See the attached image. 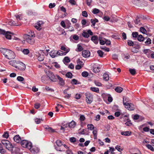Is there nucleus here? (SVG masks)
I'll return each instance as SVG.
<instances>
[{
    "label": "nucleus",
    "mask_w": 154,
    "mask_h": 154,
    "mask_svg": "<svg viewBox=\"0 0 154 154\" xmlns=\"http://www.w3.org/2000/svg\"><path fill=\"white\" fill-rule=\"evenodd\" d=\"M129 101L126 98H123V103L125 107L130 110H134L135 109L134 105L131 103H128Z\"/></svg>",
    "instance_id": "1"
},
{
    "label": "nucleus",
    "mask_w": 154,
    "mask_h": 154,
    "mask_svg": "<svg viewBox=\"0 0 154 154\" xmlns=\"http://www.w3.org/2000/svg\"><path fill=\"white\" fill-rule=\"evenodd\" d=\"M23 37L25 41L28 43L33 45L35 43V40L34 38L35 37L30 36V35H28L26 34L24 35Z\"/></svg>",
    "instance_id": "2"
},
{
    "label": "nucleus",
    "mask_w": 154,
    "mask_h": 154,
    "mask_svg": "<svg viewBox=\"0 0 154 154\" xmlns=\"http://www.w3.org/2000/svg\"><path fill=\"white\" fill-rule=\"evenodd\" d=\"M46 74L51 82H56L57 81L56 76L52 72L48 71L47 72Z\"/></svg>",
    "instance_id": "3"
},
{
    "label": "nucleus",
    "mask_w": 154,
    "mask_h": 154,
    "mask_svg": "<svg viewBox=\"0 0 154 154\" xmlns=\"http://www.w3.org/2000/svg\"><path fill=\"white\" fill-rule=\"evenodd\" d=\"M86 101L88 104H91L93 100V97L91 94L87 92L85 94Z\"/></svg>",
    "instance_id": "4"
},
{
    "label": "nucleus",
    "mask_w": 154,
    "mask_h": 154,
    "mask_svg": "<svg viewBox=\"0 0 154 154\" xmlns=\"http://www.w3.org/2000/svg\"><path fill=\"white\" fill-rule=\"evenodd\" d=\"M8 51V53H7V54L5 55V57L9 60L14 59L15 56L14 52L10 50Z\"/></svg>",
    "instance_id": "5"
},
{
    "label": "nucleus",
    "mask_w": 154,
    "mask_h": 154,
    "mask_svg": "<svg viewBox=\"0 0 154 154\" xmlns=\"http://www.w3.org/2000/svg\"><path fill=\"white\" fill-rule=\"evenodd\" d=\"M17 65L16 68L17 69H18L21 71H23L25 69V65L23 63L19 61Z\"/></svg>",
    "instance_id": "6"
},
{
    "label": "nucleus",
    "mask_w": 154,
    "mask_h": 154,
    "mask_svg": "<svg viewBox=\"0 0 154 154\" xmlns=\"http://www.w3.org/2000/svg\"><path fill=\"white\" fill-rule=\"evenodd\" d=\"M82 35L84 37L88 38L89 37L90 35H93V33L91 30L89 29L88 30L87 32L83 31Z\"/></svg>",
    "instance_id": "7"
},
{
    "label": "nucleus",
    "mask_w": 154,
    "mask_h": 154,
    "mask_svg": "<svg viewBox=\"0 0 154 154\" xmlns=\"http://www.w3.org/2000/svg\"><path fill=\"white\" fill-rule=\"evenodd\" d=\"M57 146L61 147L62 149L65 150V149H66L67 146L65 144L63 145L62 142L60 140H57L56 142Z\"/></svg>",
    "instance_id": "8"
},
{
    "label": "nucleus",
    "mask_w": 154,
    "mask_h": 154,
    "mask_svg": "<svg viewBox=\"0 0 154 154\" xmlns=\"http://www.w3.org/2000/svg\"><path fill=\"white\" fill-rule=\"evenodd\" d=\"M45 58L44 53L43 51L40 50L38 54V60L40 61H42Z\"/></svg>",
    "instance_id": "9"
},
{
    "label": "nucleus",
    "mask_w": 154,
    "mask_h": 154,
    "mask_svg": "<svg viewBox=\"0 0 154 154\" xmlns=\"http://www.w3.org/2000/svg\"><path fill=\"white\" fill-rule=\"evenodd\" d=\"M44 23L42 21L38 22L35 26V27L38 30H40L42 29V26Z\"/></svg>",
    "instance_id": "10"
},
{
    "label": "nucleus",
    "mask_w": 154,
    "mask_h": 154,
    "mask_svg": "<svg viewBox=\"0 0 154 154\" xmlns=\"http://www.w3.org/2000/svg\"><path fill=\"white\" fill-rule=\"evenodd\" d=\"M56 77L58 79V84L60 86H63L65 84V82L63 78H61L58 75H56Z\"/></svg>",
    "instance_id": "11"
},
{
    "label": "nucleus",
    "mask_w": 154,
    "mask_h": 154,
    "mask_svg": "<svg viewBox=\"0 0 154 154\" xmlns=\"http://www.w3.org/2000/svg\"><path fill=\"white\" fill-rule=\"evenodd\" d=\"M82 55L84 57H88L90 56V53L89 50H84L82 51Z\"/></svg>",
    "instance_id": "12"
},
{
    "label": "nucleus",
    "mask_w": 154,
    "mask_h": 154,
    "mask_svg": "<svg viewBox=\"0 0 154 154\" xmlns=\"http://www.w3.org/2000/svg\"><path fill=\"white\" fill-rule=\"evenodd\" d=\"M5 146L7 149L9 150H12L14 147V146L12 145L9 141L8 143L6 144L5 145Z\"/></svg>",
    "instance_id": "13"
},
{
    "label": "nucleus",
    "mask_w": 154,
    "mask_h": 154,
    "mask_svg": "<svg viewBox=\"0 0 154 154\" xmlns=\"http://www.w3.org/2000/svg\"><path fill=\"white\" fill-rule=\"evenodd\" d=\"M91 40L95 44H97L98 43L99 38H98L97 36L94 35L91 37Z\"/></svg>",
    "instance_id": "14"
},
{
    "label": "nucleus",
    "mask_w": 154,
    "mask_h": 154,
    "mask_svg": "<svg viewBox=\"0 0 154 154\" xmlns=\"http://www.w3.org/2000/svg\"><path fill=\"white\" fill-rule=\"evenodd\" d=\"M19 61L16 60H11L9 62V63L10 65L16 68L17 65Z\"/></svg>",
    "instance_id": "15"
},
{
    "label": "nucleus",
    "mask_w": 154,
    "mask_h": 154,
    "mask_svg": "<svg viewBox=\"0 0 154 154\" xmlns=\"http://www.w3.org/2000/svg\"><path fill=\"white\" fill-rule=\"evenodd\" d=\"M13 139L14 141L17 143H19L21 140L20 137L19 135L15 136Z\"/></svg>",
    "instance_id": "16"
},
{
    "label": "nucleus",
    "mask_w": 154,
    "mask_h": 154,
    "mask_svg": "<svg viewBox=\"0 0 154 154\" xmlns=\"http://www.w3.org/2000/svg\"><path fill=\"white\" fill-rule=\"evenodd\" d=\"M61 50L66 51L63 53V54H64V55H65L70 51V49L69 48L67 49L64 46H62L61 47Z\"/></svg>",
    "instance_id": "17"
},
{
    "label": "nucleus",
    "mask_w": 154,
    "mask_h": 154,
    "mask_svg": "<svg viewBox=\"0 0 154 154\" xmlns=\"http://www.w3.org/2000/svg\"><path fill=\"white\" fill-rule=\"evenodd\" d=\"M9 50L8 49H5L3 48H0V51L2 53L3 55L5 56V55L7 54V53H8V51Z\"/></svg>",
    "instance_id": "18"
},
{
    "label": "nucleus",
    "mask_w": 154,
    "mask_h": 154,
    "mask_svg": "<svg viewBox=\"0 0 154 154\" xmlns=\"http://www.w3.org/2000/svg\"><path fill=\"white\" fill-rule=\"evenodd\" d=\"M68 126L70 128H74L75 126L76 123L74 121H72L68 124H67Z\"/></svg>",
    "instance_id": "19"
},
{
    "label": "nucleus",
    "mask_w": 154,
    "mask_h": 154,
    "mask_svg": "<svg viewBox=\"0 0 154 154\" xmlns=\"http://www.w3.org/2000/svg\"><path fill=\"white\" fill-rule=\"evenodd\" d=\"M29 141L26 140H23L21 141V144L23 147L24 148H26V145L28 143Z\"/></svg>",
    "instance_id": "20"
},
{
    "label": "nucleus",
    "mask_w": 154,
    "mask_h": 154,
    "mask_svg": "<svg viewBox=\"0 0 154 154\" xmlns=\"http://www.w3.org/2000/svg\"><path fill=\"white\" fill-rule=\"evenodd\" d=\"M57 52L56 51L53 50L51 51L50 55L52 58H54L57 56Z\"/></svg>",
    "instance_id": "21"
},
{
    "label": "nucleus",
    "mask_w": 154,
    "mask_h": 154,
    "mask_svg": "<svg viewBox=\"0 0 154 154\" xmlns=\"http://www.w3.org/2000/svg\"><path fill=\"white\" fill-rule=\"evenodd\" d=\"M131 132L130 131H123L121 132V134L125 136H129L131 135Z\"/></svg>",
    "instance_id": "22"
},
{
    "label": "nucleus",
    "mask_w": 154,
    "mask_h": 154,
    "mask_svg": "<svg viewBox=\"0 0 154 154\" xmlns=\"http://www.w3.org/2000/svg\"><path fill=\"white\" fill-rule=\"evenodd\" d=\"M12 34L10 32H6L4 35H5V37L8 39H11V35L10 34Z\"/></svg>",
    "instance_id": "23"
},
{
    "label": "nucleus",
    "mask_w": 154,
    "mask_h": 154,
    "mask_svg": "<svg viewBox=\"0 0 154 154\" xmlns=\"http://www.w3.org/2000/svg\"><path fill=\"white\" fill-rule=\"evenodd\" d=\"M39 151V149L37 147H34L32 149H30V151L33 153H37Z\"/></svg>",
    "instance_id": "24"
},
{
    "label": "nucleus",
    "mask_w": 154,
    "mask_h": 154,
    "mask_svg": "<svg viewBox=\"0 0 154 154\" xmlns=\"http://www.w3.org/2000/svg\"><path fill=\"white\" fill-rule=\"evenodd\" d=\"M81 23L82 25V27L85 26V25L86 24V26H88L89 25V23H87L86 20L83 19L82 20Z\"/></svg>",
    "instance_id": "25"
},
{
    "label": "nucleus",
    "mask_w": 154,
    "mask_h": 154,
    "mask_svg": "<svg viewBox=\"0 0 154 154\" xmlns=\"http://www.w3.org/2000/svg\"><path fill=\"white\" fill-rule=\"evenodd\" d=\"M8 24L9 25L11 26H18L20 24H17L16 22L13 20L10 21L8 22Z\"/></svg>",
    "instance_id": "26"
},
{
    "label": "nucleus",
    "mask_w": 154,
    "mask_h": 154,
    "mask_svg": "<svg viewBox=\"0 0 154 154\" xmlns=\"http://www.w3.org/2000/svg\"><path fill=\"white\" fill-rule=\"evenodd\" d=\"M115 91L118 93H121L123 91V89L120 87H116L115 89Z\"/></svg>",
    "instance_id": "27"
},
{
    "label": "nucleus",
    "mask_w": 154,
    "mask_h": 154,
    "mask_svg": "<svg viewBox=\"0 0 154 154\" xmlns=\"http://www.w3.org/2000/svg\"><path fill=\"white\" fill-rule=\"evenodd\" d=\"M103 79L106 81H107L109 80V77L108 74L105 73L103 75Z\"/></svg>",
    "instance_id": "28"
},
{
    "label": "nucleus",
    "mask_w": 154,
    "mask_h": 154,
    "mask_svg": "<svg viewBox=\"0 0 154 154\" xmlns=\"http://www.w3.org/2000/svg\"><path fill=\"white\" fill-rule=\"evenodd\" d=\"M90 21L93 26L95 25L96 23L98 22V20L96 18H95L94 19H91V20Z\"/></svg>",
    "instance_id": "29"
},
{
    "label": "nucleus",
    "mask_w": 154,
    "mask_h": 154,
    "mask_svg": "<svg viewBox=\"0 0 154 154\" xmlns=\"http://www.w3.org/2000/svg\"><path fill=\"white\" fill-rule=\"evenodd\" d=\"M144 38L142 35H138L137 39L140 42H143L144 41Z\"/></svg>",
    "instance_id": "30"
},
{
    "label": "nucleus",
    "mask_w": 154,
    "mask_h": 154,
    "mask_svg": "<svg viewBox=\"0 0 154 154\" xmlns=\"http://www.w3.org/2000/svg\"><path fill=\"white\" fill-rule=\"evenodd\" d=\"M90 90L93 91L97 93H98L99 91V88H97L91 87L90 88Z\"/></svg>",
    "instance_id": "31"
},
{
    "label": "nucleus",
    "mask_w": 154,
    "mask_h": 154,
    "mask_svg": "<svg viewBox=\"0 0 154 154\" xmlns=\"http://www.w3.org/2000/svg\"><path fill=\"white\" fill-rule=\"evenodd\" d=\"M88 129L91 131L93 130L94 128V127L93 125L92 124H88L87 125Z\"/></svg>",
    "instance_id": "32"
},
{
    "label": "nucleus",
    "mask_w": 154,
    "mask_h": 154,
    "mask_svg": "<svg viewBox=\"0 0 154 154\" xmlns=\"http://www.w3.org/2000/svg\"><path fill=\"white\" fill-rule=\"evenodd\" d=\"M100 71V68L98 66L94 67L93 68V72L95 73H98Z\"/></svg>",
    "instance_id": "33"
},
{
    "label": "nucleus",
    "mask_w": 154,
    "mask_h": 154,
    "mask_svg": "<svg viewBox=\"0 0 154 154\" xmlns=\"http://www.w3.org/2000/svg\"><path fill=\"white\" fill-rule=\"evenodd\" d=\"M100 11L99 9L94 8L92 11V12L94 14H96L99 13Z\"/></svg>",
    "instance_id": "34"
},
{
    "label": "nucleus",
    "mask_w": 154,
    "mask_h": 154,
    "mask_svg": "<svg viewBox=\"0 0 154 154\" xmlns=\"http://www.w3.org/2000/svg\"><path fill=\"white\" fill-rule=\"evenodd\" d=\"M129 71L130 73L132 75H134L136 73L135 69H130Z\"/></svg>",
    "instance_id": "35"
},
{
    "label": "nucleus",
    "mask_w": 154,
    "mask_h": 154,
    "mask_svg": "<svg viewBox=\"0 0 154 154\" xmlns=\"http://www.w3.org/2000/svg\"><path fill=\"white\" fill-rule=\"evenodd\" d=\"M77 48L75 50V51H81L83 49L82 47L79 45H77Z\"/></svg>",
    "instance_id": "36"
},
{
    "label": "nucleus",
    "mask_w": 154,
    "mask_h": 154,
    "mask_svg": "<svg viewBox=\"0 0 154 154\" xmlns=\"http://www.w3.org/2000/svg\"><path fill=\"white\" fill-rule=\"evenodd\" d=\"M46 127L45 129L49 132H54L55 131V130L52 128L48 127Z\"/></svg>",
    "instance_id": "37"
},
{
    "label": "nucleus",
    "mask_w": 154,
    "mask_h": 154,
    "mask_svg": "<svg viewBox=\"0 0 154 154\" xmlns=\"http://www.w3.org/2000/svg\"><path fill=\"white\" fill-rule=\"evenodd\" d=\"M32 147V146L31 143L29 141L26 145V148L28 149L29 150H30L31 149Z\"/></svg>",
    "instance_id": "38"
},
{
    "label": "nucleus",
    "mask_w": 154,
    "mask_h": 154,
    "mask_svg": "<svg viewBox=\"0 0 154 154\" xmlns=\"http://www.w3.org/2000/svg\"><path fill=\"white\" fill-rule=\"evenodd\" d=\"M23 53L24 54H28L29 53V51L28 49H24L22 51Z\"/></svg>",
    "instance_id": "39"
},
{
    "label": "nucleus",
    "mask_w": 154,
    "mask_h": 154,
    "mask_svg": "<svg viewBox=\"0 0 154 154\" xmlns=\"http://www.w3.org/2000/svg\"><path fill=\"white\" fill-rule=\"evenodd\" d=\"M146 146L149 149H150L152 151H154V149L151 145L150 144H146Z\"/></svg>",
    "instance_id": "40"
},
{
    "label": "nucleus",
    "mask_w": 154,
    "mask_h": 154,
    "mask_svg": "<svg viewBox=\"0 0 154 154\" xmlns=\"http://www.w3.org/2000/svg\"><path fill=\"white\" fill-rule=\"evenodd\" d=\"M65 75L68 78H71L72 76V74L70 72H68Z\"/></svg>",
    "instance_id": "41"
},
{
    "label": "nucleus",
    "mask_w": 154,
    "mask_h": 154,
    "mask_svg": "<svg viewBox=\"0 0 154 154\" xmlns=\"http://www.w3.org/2000/svg\"><path fill=\"white\" fill-rule=\"evenodd\" d=\"M26 35H30V36H32V37H35V36L34 32L31 30H30L28 32V34Z\"/></svg>",
    "instance_id": "42"
},
{
    "label": "nucleus",
    "mask_w": 154,
    "mask_h": 154,
    "mask_svg": "<svg viewBox=\"0 0 154 154\" xmlns=\"http://www.w3.org/2000/svg\"><path fill=\"white\" fill-rule=\"evenodd\" d=\"M82 75L84 77H87L88 75V72L86 71H84L82 72Z\"/></svg>",
    "instance_id": "43"
},
{
    "label": "nucleus",
    "mask_w": 154,
    "mask_h": 154,
    "mask_svg": "<svg viewBox=\"0 0 154 154\" xmlns=\"http://www.w3.org/2000/svg\"><path fill=\"white\" fill-rule=\"evenodd\" d=\"M140 32L143 34H145L146 32V30L143 27H141L140 28Z\"/></svg>",
    "instance_id": "44"
},
{
    "label": "nucleus",
    "mask_w": 154,
    "mask_h": 154,
    "mask_svg": "<svg viewBox=\"0 0 154 154\" xmlns=\"http://www.w3.org/2000/svg\"><path fill=\"white\" fill-rule=\"evenodd\" d=\"M64 62L67 63H68L70 61L69 58L68 57H64L63 60Z\"/></svg>",
    "instance_id": "45"
},
{
    "label": "nucleus",
    "mask_w": 154,
    "mask_h": 154,
    "mask_svg": "<svg viewBox=\"0 0 154 154\" xmlns=\"http://www.w3.org/2000/svg\"><path fill=\"white\" fill-rule=\"evenodd\" d=\"M127 43L128 45L129 46H133L134 44L133 42L131 40H128Z\"/></svg>",
    "instance_id": "46"
},
{
    "label": "nucleus",
    "mask_w": 154,
    "mask_h": 154,
    "mask_svg": "<svg viewBox=\"0 0 154 154\" xmlns=\"http://www.w3.org/2000/svg\"><path fill=\"white\" fill-rule=\"evenodd\" d=\"M97 53L98 54L99 56H100V57H103V53L102 51L101 50H98L97 51Z\"/></svg>",
    "instance_id": "47"
},
{
    "label": "nucleus",
    "mask_w": 154,
    "mask_h": 154,
    "mask_svg": "<svg viewBox=\"0 0 154 154\" xmlns=\"http://www.w3.org/2000/svg\"><path fill=\"white\" fill-rule=\"evenodd\" d=\"M41 120L42 121V119L38 118H35V123L37 124H39L40 123Z\"/></svg>",
    "instance_id": "48"
},
{
    "label": "nucleus",
    "mask_w": 154,
    "mask_h": 154,
    "mask_svg": "<svg viewBox=\"0 0 154 154\" xmlns=\"http://www.w3.org/2000/svg\"><path fill=\"white\" fill-rule=\"evenodd\" d=\"M3 136L4 138H8L9 137V134L8 132L7 131L5 132L3 135Z\"/></svg>",
    "instance_id": "49"
},
{
    "label": "nucleus",
    "mask_w": 154,
    "mask_h": 154,
    "mask_svg": "<svg viewBox=\"0 0 154 154\" xmlns=\"http://www.w3.org/2000/svg\"><path fill=\"white\" fill-rule=\"evenodd\" d=\"M56 149L57 151H65V150H63L62 149L61 147L59 146H57L55 148Z\"/></svg>",
    "instance_id": "50"
},
{
    "label": "nucleus",
    "mask_w": 154,
    "mask_h": 154,
    "mask_svg": "<svg viewBox=\"0 0 154 154\" xmlns=\"http://www.w3.org/2000/svg\"><path fill=\"white\" fill-rule=\"evenodd\" d=\"M132 35L134 38H137L139 35L137 32H134L132 33Z\"/></svg>",
    "instance_id": "51"
},
{
    "label": "nucleus",
    "mask_w": 154,
    "mask_h": 154,
    "mask_svg": "<svg viewBox=\"0 0 154 154\" xmlns=\"http://www.w3.org/2000/svg\"><path fill=\"white\" fill-rule=\"evenodd\" d=\"M94 83L95 85L97 86H101L102 85V84L100 82L97 81H94Z\"/></svg>",
    "instance_id": "52"
},
{
    "label": "nucleus",
    "mask_w": 154,
    "mask_h": 154,
    "mask_svg": "<svg viewBox=\"0 0 154 154\" xmlns=\"http://www.w3.org/2000/svg\"><path fill=\"white\" fill-rule=\"evenodd\" d=\"M82 15L83 16L85 17H87L88 16L87 13L86 11H83L82 12Z\"/></svg>",
    "instance_id": "53"
},
{
    "label": "nucleus",
    "mask_w": 154,
    "mask_h": 154,
    "mask_svg": "<svg viewBox=\"0 0 154 154\" xmlns=\"http://www.w3.org/2000/svg\"><path fill=\"white\" fill-rule=\"evenodd\" d=\"M21 16V14L18 15L17 16H15L16 17L17 20L18 21L22 19Z\"/></svg>",
    "instance_id": "54"
},
{
    "label": "nucleus",
    "mask_w": 154,
    "mask_h": 154,
    "mask_svg": "<svg viewBox=\"0 0 154 154\" xmlns=\"http://www.w3.org/2000/svg\"><path fill=\"white\" fill-rule=\"evenodd\" d=\"M17 80L19 81L22 82L24 80V78L22 76H19L17 78Z\"/></svg>",
    "instance_id": "55"
},
{
    "label": "nucleus",
    "mask_w": 154,
    "mask_h": 154,
    "mask_svg": "<svg viewBox=\"0 0 154 154\" xmlns=\"http://www.w3.org/2000/svg\"><path fill=\"white\" fill-rule=\"evenodd\" d=\"M8 140H2V143L5 146L6 144L8 143Z\"/></svg>",
    "instance_id": "56"
},
{
    "label": "nucleus",
    "mask_w": 154,
    "mask_h": 154,
    "mask_svg": "<svg viewBox=\"0 0 154 154\" xmlns=\"http://www.w3.org/2000/svg\"><path fill=\"white\" fill-rule=\"evenodd\" d=\"M41 106V105L40 103H36L35 104L34 107L36 109H38Z\"/></svg>",
    "instance_id": "57"
},
{
    "label": "nucleus",
    "mask_w": 154,
    "mask_h": 154,
    "mask_svg": "<svg viewBox=\"0 0 154 154\" xmlns=\"http://www.w3.org/2000/svg\"><path fill=\"white\" fill-rule=\"evenodd\" d=\"M69 2L72 5H75L76 4V2L74 0H69Z\"/></svg>",
    "instance_id": "58"
},
{
    "label": "nucleus",
    "mask_w": 154,
    "mask_h": 154,
    "mask_svg": "<svg viewBox=\"0 0 154 154\" xmlns=\"http://www.w3.org/2000/svg\"><path fill=\"white\" fill-rule=\"evenodd\" d=\"M127 122L125 123V124L127 126H130L132 124L131 121L129 119H127Z\"/></svg>",
    "instance_id": "59"
},
{
    "label": "nucleus",
    "mask_w": 154,
    "mask_h": 154,
    "mask_svg": "<svg viewBox=\"0 0 154 154\" xmlns=\"http://www.w3.org/2000/svg\"><path fill=\"white\" fill-rule=\"evenodd\" d=\"M145 43L146 44H150L151 43V40L150 38H148L147 39V40L145 42Z\"/></svg>",
    "instance_id": "60"
},
{
    "label": "nucleus",
    "mask_w": 154,
    "mask_h": 154,
    "mask_svg": "<svg viewBox=\"0 0 154 154\" xmlns=\"http://www.w3.org/2000/svg\"><path fill=\"white\" fill-rule=\"evenodd\" d=\"M54 66L57 68H59L60 67V66L57 62H54Z\"/></svg>",
    "instance_id": "61"
},
{
    "label": "nucleus",
    "mask_w": 154,
    "mask_h": 154,
    "mask_svg": "<svg viewBox=\"0 0 154 154\" xmlns=\"http://www.w3.org/2000/svg\"><path fill=\"white\" fill-rule=\"evenodd\" d=\"M77 63L78 64L80 65H82L83 62L79 58L77 60Z\"/></svg>",
    "instance_id": "62"
},
{
    "label": "nucleus",
    "mask_w": 154,
    "mask_h": 154,
    "mask_svg": "<svg viewBox=\"0 0 154 154\" xmlns=\"http://www.w3.org/2000/svg\"><path fill=\"white\" fill-rule=\"evenodd\" d=\"M115 148L119 152H121L122 150V149L120 148V146L117 145L115 147Z\"/></svg>",
    "instance_id": "63"
},
{
    "label": "nucleus",
    "mask_w": 154,
    "mask_h": 154,
    "mask_svg": "<svg viewBox=\"0 0 154 154\" xmlns=\"http://www.w3.org/2000/svg\"><path fill=\"white\" fill-rule=\"evenodd\" d=\"M47 77L46 75H43L41 77V80L43 82H44L45 80H46Z\"/></svg>",
    "instance_id": "64"
}]
</instances>
